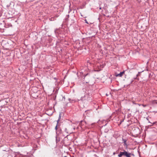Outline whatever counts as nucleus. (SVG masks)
<instances>
[{
    "label": "nucleus",
    "instance_id": "2",
    "mask_svg": "<svg viewBox=\"0 0 157 157\" xmlns=\"http://www.w3.org/2000/svg\"><path fill=\"white\" fill-rule=\"evenodd\" d=\"M131 153L124 150L123 151H120L118 155L119 157H121L122 156L126 157H131Z\"/></svg>",
    "mask_w": 157,
    "mask_h": 157
},
{
    "label": "nucleus",
    "instance_id": "9",
    "mask_svg": "<svg viewBox=\"0 0 157 157\" xmlns=\"http://www.w3.org/2000/svg\"><path fill=\"white\" fill-rule=\"evenodd\" d=\"M59 119H58V120L57 121V124L58 125V123H59Z\"/></svg>",
    "mask_w": 157,
    "mask_h": 157
},
{
    "label": "nucleus",
    "instance_id": "8",
    "mask_svg": "<svg viewBox=\"0 0 157 157\" xmlns=\"http://www.w3.org/2000/svg\"><path fill=\"white\" fill-rule=\"evenodd\" d=\"M58 128V125L57 124L56 125V126L55 127V129H56V133H57V130Z\"/></svg>",
    "mask_w": 157,
    "mask_h": 157
},
{
    "label": "nucleus",
    "instance_id": "10",
    "mask_svg": "<svg viewBox=\"0 0 157 157\" xmlns=\"http://www.w3.org/2000/svg\"><path fill=\"white\" fill-rule=\"evenodd\" d=\"M60 118H61V116H60V115H59V120H60Z\"/></svg>",
    "mask_w": 157,
    "mask_h": 157
},
{
    "label": "nucleus",
    "instance_id": "1",
    "mask_svg": "<svg viewBox=\"0 0 157 157\" xmlns=\"http://www.w3.org/2000/svg\"><path fill=\"white\" fill-rule=\"evenodd\" d=\"M91 95H90L88 93H86L83 96H82L80 100L78 101L81 100L82 101L85 102L86 101L90 100Z\"/></svg>",
    "mask_w": 157,
    "mask_h": 157
},
{
    "label": "nucleus",
    "instance_id": "6",
    "mask_svg": "<svg viewBox=\"0 0 157 157\" xmlns=\"http://www.w3.org/2000/svg\"><path fill=\"white\" fill-rule=\"evenodd\" d=\"M69 101L70 102H71V103H74V102H76V100H72V99H71L70 98H69L68 99Z\"/></svg>",
    "mask_w": 157,
    "mask_h": 157
},
{
    "label": "nucleus",
    "instance_id": "7",
    "mask_svg": "<svg viewBox=\"0 0 157 157\" xmlns=\"http://www.w3.org/2000/svg\"><path fill=\"white\" fill-rule=\"evenodd\" d=\"M86 123V122L85 121H81L80 123H79V125L81 127H82V123Z\"/></svg>",
    "mask_w": 157,
    "mask_h": 157
},
{
    "label": "nucleus",
    "instance_id": "11",
    "mask_svg": "<svg viewBox=\"0 0 157 157\" xmlns=\"http://www.w3.org/2000/svg\"><path fill=\"white\" fill-rule=\"evenodd\" d=\"M85 21H86V23H88V22H87V21H86V20H85Z\"/></svg>",
    "mask_w": 157,
    "mask_h": 157
},
{
    "label": "nucleus",
    "instance_id": "5",
    "mask_svg": "<svg viewBox=\"0 0 157 157\" xmlns=\"http://www.w3.org/2000/svg\"><path fill=\"white\" fill-rule=\"evenodd\" d=\"M122 140L124 141L123 142L124 144V146L125 147H127V144H126V140L125 139H123Z\"/></svg>",
    "mask_w": 157,
    "mask_h": 157
},
{
    "label": "nucleus",
    "instance_id": "4",
    "mask_svg": "<svg viewBox=\"0 0 157 157\" xmlns=\"http://www.w3.org/2000/svg\"><path fill=\"white\" fill-rule=\"evenodd\" d=\"M64 131L67 134H70L72 132H70L67 128H65L64 130Z\"/></svg>",
    "mask_w": 157,
    "mask_h": 157
},
{
    "label": "nucleus",
    "instance_id": "13",
    "mask_svg": "<svg viewBox=\"0 0 157 157\" xmlns=\"http://www.w3.org/2000/svg\"><path fill=\"white\" fill-rule=\"evenodd\" d=\"M99 9L100 10H101V7H100Z\"/></svg>",
    "mask_w": 157,
    "mask_h": 157
},
{
    "label": "nucleus",
    "instance_id": "12",
    "mask_svg": "<svg viewBox=\"0 0 157 157\" xmlns=\"http://www.w3.org/2000/svg\"><path fill=\"white\" fill-rule=\"evenodd\" d=\"M139 74H138L137 75V76H138V75L139 74Z\"/></svg>",
    "mask_w": 157,
    "mask_h": 157
},
{
    "label": "nucleus",
    "instance_id": "14",
    "mask_svg": "<svg viewBox=\"0 0 157 157\" xmlns=\"http://www.w3.org/2000/svg\"><path fill=\"white\" fill-rule=\"evenodd\" d=\"M64 157H67V156H65Z\"/></svg>",
    "mask_w": 157,
    "mask_h": 157
},
{
    "label": "nucleus",
    "instance_id": "3",
    "mask_svg": "<svg viewBox=\"0 0 157 157\" xmlns=\"http://www.w3.org/2000/svg\"><path fill=\"white\" fill-rule=\"evenodd\" d=\"M124 71H123L122 72H121L119 74L116 75V76L117 77L119 76L120 77H121L123 75L124 73Z\"/></svg>",
    "mask_w": 157,
    "mask_h": 157
}]
</instances>
